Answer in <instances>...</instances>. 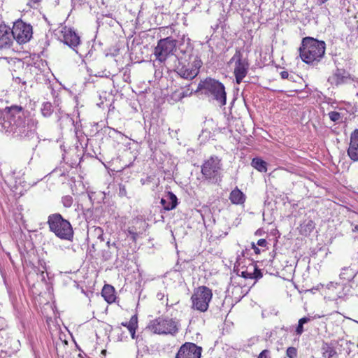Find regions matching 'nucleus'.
Returning a JSON list of instances; mask_svg holds the SVG:
<instances>
[{
    "label": "nucleus",
    "instance_id": "nucleus-33",
    "mask_svg": "<svg viewBox=\"0 0 358 358\" xmlns=\"http://www.w3.org/2000/svg\"><path fill=\"white\" fill-rule=\"evenodd\" d=\"M269 351L268 350H264L261 352L257 358H268Z\"/></svg>",
    "mask_w": 358,
    "mask_h": 358
},
{
    "label": "nucleus",
    "instance_id": "nucleus-37",
    "mask_svg": "<svg viewBox=\"0 0 358 358\" xmlns=\"http://www.w3.org/2000/svg\"><path fill=\"white\" fill-rule=\"evenodd\" d=\"M157 297L159 300H162L163 298L164 297V294L163 293L159 292L157 294Z\"/></svg>",
    "mask_w": 358,
    "mask_h": 358
},
{
    "label": "nucleus",
    "instance_id": "nucleus-22",
    "mask_svg": "<svg viewBox=\"0 0 358 358\" xmlns=\"http://www.w3.org/2000/svg\"><path fill=\"white\" fill-rule=\"evenodd\" d=\"M357 272L355 269L349 267H344L342 268L340 273L341 279H343L347 282L352 280L356 275Z\"/></svg>",
    "mask_w": 358,
    "mask_h": 358
},
{
    "label": "nucleus",
    "instance_id": "nucleus-10",
    "mask_svg": "<svg viewBox=\"0 0 358 358\" xmlns=\"http://www.w3.org/2000/svg\"><path fill=\"white\" fill-rule=\"evenodd\" d=\"M149 327L158 334H173L178 331L176 322L170 318L158 317L152 320Z\"/></svg>",
    "mask_w": 358,
    "mask_h": 358
},
{
    "label": "nucleus",
    "instance_id": "nucleus-14",
    "mask_svg": "<svg viewBox=\"0 0 358 358\" xmlns=\"http://www.w3.org/2000/svg\"><path fill=\"white\" fill-rule=\"evenodd\" d=\"M147 223L140 218L134 219L131 221V226H129L127 231L134 242H136L139 234L145 231Z\"/></svg>",
    "mask_w": 358,
    "mask_h": 358
},
{
    "label": "nucleus",
    "instance_id": "nucleus-40",
    "mask_svg": "<svg viewBox=\"0 0 358 358\" xmlns=\"http://www.w3.org/2000/svg\"><path fill=\"white\" fill-rule=\"evenodd\" d=\"M31 3H37L38 2H40L41 0H29Z\"/></svg>",
    "mask_w": 358,
    "mask_h": 358
},
{
    "label": "nucleus",
    "instance_id": "nucleus-3",
    "mask_svg": "<svg viewBox=\"0 0 358 358\" xmlns=\"http://www.w3.org/2000/svg\"><path fill=\"white\" fill-rule=\"evenodd\" d=\"M326 45L324 41L306 37L302 39L299 55L303 62L315 65L323 57Z\"/></svg>",
    "mask_w": 358,
    "mask_h": 358
},
{
    "label": "nucleus",
    "instance_id": "nucleus-13",
    "mask_svg": "<svg viewBox=\"0 0 358 358\" xmlns=\"http://www.w3.org/2000/svg\"><path fill=\"white\" fill-rule=\"evenodd\" d=\"M202 348L193 343H185L179 349L176 358H201Z\"/></svg>",
    "mask_w": 358,
    "mask_h": 358
},
{
    "label": "nucleus",
    "instance_id": "nucleus-12",
    "mask_svg": "<svg viewBox=\"0 0 358 358\" xmlns=\"http://www.w3.org/2000/svg\"><path fill=\"white\" fill-rule=\"evenodd\" d=\"M222 168L221 161L217 157H210L201 166V173L208 180L217 182Z\"/></svg>",
    "mask_w": 358,
    "mask_h": 358
},
{
    "label": "nucleus",
    "instance_id": "nucleus-26",
    "mask_svg": "<svg viewBox=\"0 0 358 358\" xmlns=\"http://www.w3.org/2000/svg\"><path fill=\"white\" fill-rule=\"evenodd\" d=\"M41 114L43 117H48L52 113V106L50 102L43 103L41 108Z\"/></svg>",
    "mask_w": 358,
    "mask_h": 358
},
{
    "label": "nucleus",
    "instance_id": "nucleus-25",
    "mask_svg": "<svg viewBox=\"0 0 358 358\" xmlns=\"http://www.w3.org/2000/svg\"><path fill=\"white\" fill-rule=\"evenodd\" d=\"M323 355L326 358H337V353L333 347L326 345L323 347Z\"/></svg>",
    "mask_w": 358,
    "mask_h": 358
},
{
    "label": "nucleus",
    "instance_id": "nucleus-30",
    "mask_svg": "<svg viewBox=\"0 0 358 358\" xmlns=\"http://www.w3.org/2000/svg\"><path fill=\"white\" fill-rule=\"evenodd\" d=\"M286 355L289 358H296L297 350L294 347H289L287 349Z\"/></svg>",
    "mask_w": 358,
    "mask_h": 358
},
{
    "label": "nucleus",
    "instance_id": "nucleus-11",
    "mask_svg": "<svg viewBox=\"0 0 358 358\" xmlns=\"http://www.w3.org/2000/svg\"><path fill=\"white\" fill-rule=\"evenodd\" d=\"M176 48V41L170 37L161 39L155 48L154 55L159 62L166 61L168 56L173 55Z\"/></svg>",
    "mask_w": 358,
    "mask_h": 358
},
{
    "label": "nucleus",
    "instance_id": "nucleus-39",
    "mask_svg": "<svg viewBox=\"0 0 358 358\" xmlns=\"http://www.w3.org/2000/svg\"><path fill=\"white\" fill-rule=\"evenodd\" d=\"M95 230H96L98 233H99V234H101V232H102L101 229V228H99V227H98V228H97V229H96ZM101 234H100V235H99V237H101Z\"/></svg>",
    "mask_w": 358,
    "mask_h": 358
},
{
    "label": "nucleus",
    "instance_id": "nucleus-45",
    "mask_svg": "<svg viewBox=\"0 0 358 358\" xmlns=\"http://www.w3.org/2000/svg\"><path fill=\"white\" fill-rule=\"evenodd\" d=\"M357 347H358V344H357Z\"/></svg>",
    "mask_w": 358,
    "mask_h": 358
},
{
    "label": "nucleus",
    "instance_id": "nucleus-7",
    "mask_svg": "<svg viewBox=\"0 0 358 358\" xmlns=\"http://www.w3.org/2000/svg\"><path fill=\"white\" fill-rule=\"evenodd\" d=\"M229 64H234V75L236 83L240 84L247 76L249 70V62L246 58H243L240 49H236L235 54L230 59Z\"/></svg>",
    "mask_w": 358,
    "mask_h": 358
},
{
    "label": "nucleus",
    "instance_id": "nucleus-9",
    "mask_svg": "<svg viewBox=\"0 0 358 358\" xmlns=\"http://www.w3.org/2000/svg\"><path fill=\"white\" fill-rule=\"evenodd\" d=\"M57 34L61 41L70 47L77 54L81 55L78 50V47L80 44V38L73 29L66 26L62 27L58 29Z\"/></svg>",
    "mask_w": 358,
    "mask_h": 358
},
{
    "label": "nucleus",
    "instance_id": "nucleus-44",
    "mask_svg": "<svg viewBox=\"0 0 358 358\" xmlns=\"http://www.w3.org/2000/svg\"><path fill=\"white\" fill-rule=\"evenodd\" d=\"M228 234V232L224 233V236H227Z\"/></svg>",
    "mask_w": 358,
    "mask_h": 358
},
{
    "label": "nucleus",
    "instance_id": "nucleus-21",
    "mask_svg": "<svg viewBox=\"0 0 358 358\" xmlns=\"http://www.w3.org/2000/svg\"><path fill=\"white\" fill-rule=\"evenodd\" d=\"M102 296L109 303H111L115 300L114 287L109 285H106L102 289Z\"/></svg>",
    "mask_w": 358,
    "mask_h": 358
},
{
    "label": "nucleus",
    "instance_id": "nucleus-43",
    "mask_svg": "<svg viewBox=\"0 0 358 358\" xmlns=\"http://www.w3.org/2000/svg\"><path fill=\"white\" fill-rule=\"evenodd\" d=\"M107 245H108V246H110V242H109V241H108V242H107Z\"/></svg>",
    "mask_w": 358,
    "mask_h": 358
},
{
    "label": "nucleus",
    "instance_id": "nucleus-35",
    "mask_svg": "<svg viewBox=\"0 0 358 358\" xmlns=\"http://www.w3.org/2000/svg\"><path fill=\"white\" fill-rule=\"evenodd\" d=\"M127 194L126 188L124 185L120 186V195L122 196H124Z\"/></svg>",
    "mask_w": 358,
    "mask_h": 358
},
{
    "label": "nucleus",
    "instance_id": "nucleus-16",
    "mask_svg": "<svg viewBox=\"0 0 358 358\" xmlns=\"http://www.w3.org/2000/svg\"><path fill=\"white\" fill-rule=\"evenodd\" d=\"M12 31L10 27L0 25V49L10 46L13 43Z\"/></svg>",
    "mask_w": 358,
    "mask_h": 358
},
{
    "label": "nucleus",
    "instance_id": "nucleus-23",
    "mask_svg": "<svg viewBox=\"0 0 358 358\" xmlns=\"http://www.w3.org/2000/svg\"><path fill=\"white\" fill-rule=\"evenodd\" d=\"M251 166L259 172L267 171V163L259 157H255L252 159Z\"/></svg>",
    "mask_w": 358,
    "mask_h": 358
},
{
    "label": "nucleus",
    "instance_id": "nucleus-8",
    "mask_svg": "<svg viewBox=\"0 0 358 358\" xmlns=\"http://www.w3.org/2000/svg\"><path fill=\"white\" fill-rule=\"evenodd\" d=\"M13 40L15 39L19 44H24L32 38V27L22 20L16 21L11 29Z\"/></svg>",
    "mask_w": 358,
    "mask_h": 358
},
{
    "label": "nucleus",
    "instance_id": "nucleus-29",
    "mask_svg": "<svg viewBox=\"0 0 358 358\" xmlns=\"http://www.w3.org/2000/svg\"><path fill=\"white\" fill-rule=\"evenodd\" d=\"M329 117L330 120L334 122H339L342 118L341 115L338 112L336 111L329 113Z\"/></svg>",
    "mask_w": 358,
    "mask_h": 358
},
{
    "label": "nucleus",
    "instance_id": "nucleus-2",
    "mask_svg": "<svg viewBox=\"0 0 358 358\" xmlns=\"http://www.w3.org/2000/svg\"><path fill=\"white\" fill-rule=\"evenodd\" d=\"M179 50L183 56L179 59L176 71L181 78L192 80L199 74L202 62L197 55L193 54L191 46L187 47L185 50L180 46Z\"/></svg>",
    "mask_w": 358,
    "mask_h": 358
},
{
    "label": "nucleus",
    "instance_id": "nucleus-38",
    "mask_svg": "<svg viewBox=\"0 0 358 358\" xmlns=\"http://www.w3.org/2000/svg\"><path fill=\"white\" fill-rule=\"evenodd\" d=\"M352 232H357L358 231V225L357 224H352Z\"/></svg>",
    "mask_w": 358,
    "mask_h": 358
},
{
    "label": "nucleus",
    "instance_id": "nucleus-19",
    "mask_svg": "<svg viewBox=\"0 0 358 358\" xmlns=\"http://www.w3.org/2000/svg\"><path fill=\"white\" fill-rule=\"evenodd\" d=\"M229 200L233 204L241 205L245 201V195L238 187H236L231 192Z\"/></svg>",
    "mask_w": 358,
    "mask_h": 358
},
{
    "label": "nucleus",
    "instance_id": "nucleus-34",
    "mask_svg": "<svg viewBox=\"0 0 358 358\" xmlns=\"http://www.w3.org/2000/svg\"><path fill=\"white\" fill-rule=\"evenodd\" d=\"M252 248L254 250V252L255 254H260L262 250L259 249L257 245H255L254 243H251Z\"/></svg>",
    "mask_w": 358,
    "mask_h": 358
},
{
    "label": "nucleus",
    "instance_id": "nucleus-6",
    "mask_svg": "<svg viewBox=\"0 0 358 358\" xmlns=\"http://www.w3.org/2000/svg\"><path fill=\"white\" fill-rule=\"evenodd\" d=\"M213 297L212 290L206 287H197L191 297L192 308L200 312H206Z\"/></svg>",
    "mask_w": 358,
    "mask_h": 358
},
{
    "label": "nucleus",
    "instance_id": "nucleus-32",
    "mask_svg": "<svg viewBox=\"0 0 358 358\" xmlns=\"http://www.w3.org/2000/svg\"><path fill=\"white\" fill-rule=\"evenodd\" d=\"M336 78V85H340L341 83H343L344 82V79L346 78L345 76H342L341 78H340V76L338 73H336L335 74V77L334 78V79Z\"/></svg>",
    "mask_w": 358,
    "mask_h": 358
},
{
    "label": "nucleus",
    "instance_id": "nucleus-1",
    "mask_svg": "<svg viewBox=\"0 0 358 358\" xmlns=\"http://www.w3.org/2000/svg\"><path fill=\"white\" fill-rule=\"evenodd\" d=\"M38 124L37 119L20 106L6 108L0 117V131L12 134L20 139L32 138L36 134Z\"/></svg>",
    "mask_w": 358,
    "mask_h": 358
},
{
    "label": "nucleus",
    "instance_id": "nucleus-31",
    "mask_svg": "<svg viewBox=\"0 0 358 358\" xmlns=\"http://www.w3.org/2000/svg\"><path fill=\"white\" fill-rule=\"evenodd\" d=\"M257 246H259L261 247L263 251H265L266 249V245H267V241L264 239V238H261L259 240H258L257 244H256Z\"/></svg>",
    "mask_w": 358,
    "mask_h": 358
},
{
    "label": "nucleus",
    "instance_id": "nucleus-27",
    "mask_svg": "<svg viewBox=\"0 0 358 358\" xmlns=\"http://www.w3.org/2000/svg\"><path fill=\"white\" fill-rule=\"evenodd\" d=\"M310 320L309 317H304L299 320L298 325L296 328L295 332L297 336H301L303 332V324Z\"/></svg>",
    "mask_w": 358,
    "mask_h": 358
},
{
    "label": "nucleus",
    "instance_id": "nucleus-20",
    "mask_svg": "<svg viewBox=\"0 0 358 358\" xmlns=\"http://www.w3.org/2000/svg\"><path fill=\"white\" fill-rule=\"evenodd\" d=\"M122 326L126 327L133 339L136 338V329L138 327V317L136 315L131 316L129 322H122Z\"/></svg>",
    "mask_w": 358,
    "mask_h": 358
},
{
    "label": "nucleus",
    "instance_id": "nucleus-28",
    "mask_svg": "<svg viewBox=\"0 0 358 358\" xmlns=\"http://www.w3.org/2000/svg\"><path fill=\"white\" fill-rule=\"evenodd\" d=\"M73 200L72 196L69 195L64 196L62 199V204L66 208L71 207L73 204Z\"/></svg>",
    "mask_w": 358,
    "mask_h": 358
},
{
    "label": "nucleus",
    "instance_id": "nucleus-17",
    "mask_svg": "<svg viewBox=\"0 0 358 358\" xmlns=\"http://www.w3.org/2000/svg\"><path fill=\"white\" fill-rule=\"evenodd\" d=\"M241 276L244 278L257 280L262 277V273L255 264L251 263L245 270L241 271Z\"/></svg>",
    "mask_w": 358,
    "mask_h": 358
},
{
    "label": "nucleus",
    "instance_id": "nucleus-41",
    "mask_svg": "<svg viewBox=\"0 0 358 358\" xmlns=\"http://www.w3.org/2000/svg\"><path fill=\"white\" fill-rule=\"evenodd\" d=\"M93 194H94V193H93V192H91V193H90V194H88L89 198H90V200H92V195H93Z\"/></svg>",
    "mask_w": 358,
    "mask_h": 358
},
{
    "label": "nucleus",
    "instance_id": "nucleus-5",
    "mask_svg": "<svg viewBox=\"0 0 358 358\" xmlns=\"http://www.w3.org/2000/svg\"><path fill=\"white\" fill-rule=\"evenodd\" d=\"M47 224L50 231L53 233L59 239L64 241L73 240L74 233L72 225L61 214H50L48 217Z\"/></svg>",
    "mask_w": 358,
    "mask_h": 358
},
{
    "label": "nucleus",
    "instance_id": "nucleus-4",
    "mask_svg": "<svg viewBox=\"0 0 358 358\" xmlns=\"http://www.w3.org/2000/svg\"><path fill=\"white\" fill-rule=\"evenodd\" d=\"M195 92H200L201 94L206 95L210 100L215 101L220 107L226 104L225 87L222 83L215 79L207 78L201 80Z\"/></svg>",
    "mask_w": 358,
    "mask_h": 358
},
{
    "label": "nucleus",
    "instance_id": "nucleus-24",
    "mask_svg": "<svg viewBox=\"0 0 358 358\" xmlns=\"http://www.w3.org/2000/svg\"><path fill=\"white\" fill-rule=\"evenodd\" d=\"M193 90L189 89V86L187 88L182 89L181 91H176L173 94V97L177 100L180 101L185 97L189 96L192 94Z\"/></svg>",
    "mask_w": 358,
    "mask_h": 358
},
{
    "label": "nucleus",
    "instance_id": "nucleus-42",
    "mask_svg": "<svg viewBox=\"0 0 358 358\" xmlns=\"http://www.w3.org/2000/svg\"><path fill=\"white\" fill-rule=\"evenodd\" d=\"M111 245H112V246H114V247H115V248H117V247L116 246V243H113Z\"/></svg>",
    "mask_w": 358,
    "mask_h": 358
},
{
    "label": "nucleus",
    "instance_id": "nucleus-15",
    "mask_svg": "<svg viewBox=\"0 0 358 358\" xmlns=\"http://www.w3.org/2000/svg\"><path fill=\"white\" fill-rule=\"evenodd\" d=\"M348 155L353 162H358V129H355L350 135Z\"/></svg>",
    "mask_w": 358,
    "mask_h": 358
},
{
    "label": "nucleus",
    "instance_id": "nucleus-18",
    "mask_svg": "<svg viewBox=\"0 0 358 358\" xmlns=\"http://www.w3.org/2000/svg\"><path fill=\"white\" fill-rule=\"evenodd\" d=\"M160 203L164 210H171L177 206L178 199L173 192H169L164 197L161 199Z\"/></svg>",
    "mask_w": 358,
    "mask_h": 358
},
{
    "label": "nucleus",
    "instance_id": "nucleus-36",
    "mask_svg": "<svg viewBox=\"0 0 358 358\" xmlns=\"http://www.w3.org/2000/svg\"><path fill=\"white\" fill-rule=\"evenodd\" d=\"M289 73L286 71L280 72V76L282 79H289Z\"/></svg>",
    "mask_w": 358,
    "mask_h": 358
}]
</instances>
